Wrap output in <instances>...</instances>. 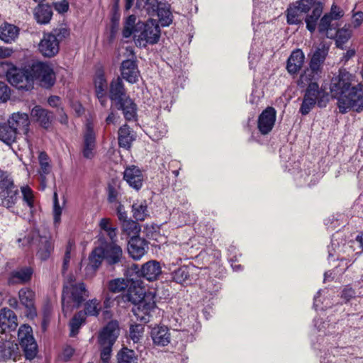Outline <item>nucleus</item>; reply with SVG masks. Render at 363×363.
I'll return each instance as SVG.
<instances>
[{
	"label": "nucleus",
	"mask_w": 363,
	"mask_h": 363,
	"mask_svg": "<svg viewBox=\"0 0 363 363\" xmlns=\"http://www.w3.org/2000/svg\"><path fill=\"white\" fill-rule=\"evenodd\" d=\"M18 187L0 191V206L7 209L13 208L18 200Z\"/></svg>",
	"instance_id": "obj_32"
},
{
	"label": "nucleus",
	"mask_w": 363,
	"mask_h": 363,
	"mask_svg": "<svg viewBox=\"0 0 363 363\" xmlns=\"http://www.w3.org/2000/svg\"><path fill=\"white\" fill-rule=\"evenodd\" d=\"M123 179L130 187L137 191L140 190L143 185V172L135 165H130L125 168L123 172Z\"/></svg>",
	"instance_id": "obj_19"
},
{
	"label": "nucleus",
	"mask_w": 363,
	"mask_h": 363,
	"mask_svg": "<svg viewBox=\"0 0 363 363\" xmlns=\"http://www.w3.org/2000/svg\"><path fill=\"white\" fill-rule=\"evenodd\" d=\"M10 98V89L2 82H0V101H6Z\"/></svg>",
	"instance_id": "obj_60"
},
{
	"label": "nucleus",
	"mask_w": 363,
	"mask_h": 363,
	"mask_svg": "<svg viewBox=\"0 0 363 363\" xmlns=\"http://www.w3.org/2000/svg\"><path fill=\"white\" fill-rule=\"evenodd\" d=\"M330 44L322 41L313 51L309 64L315 67L323 72L325 60L328 55Z\"/></svg>",
	"instance_id": "obj_22"
},
{
	"label": "nucleus",
	"mask_w": 363,
	"mask_h": 363,
	"mask_svg": "<svg viewBox=\"0 0 363 363\" xmlns=\"http://www.w3.org/2000/svg\"><path fill=\"white\" fill-rule=\"evenodd\" d=\"M316 104L317 103H315V101L303 96V99L299 110L300 113L304 116L308 114Z\"/></svg>",
	"instance_id": "obj_56"
},
{
	"label": "nucleus",
	"mask_w": 363,
	"mask_h": 363,
	"mask_svg": "<svg viewBox=\"0 0 363 363\" xmlns=\"http://www.w3.org/2000/svg\"><path fill=\"white\" fill-rule=\"evenodd\" d=\"M35 297V292L29 288H23L18 291L20 303L26 308L25 315L29 319L37 316Z\"/></svg>",
	"instance_id": "obj_13"
},
{
	"label": "nucleus",
	"mask_w": 363,
	"mask_h": 363,
	"mask_svg": "<svg viewBox=\"0 0 363 363\" xmlns=\"http://www.w3.org/2000/svg\"><path fill=\"white\" fill-rule=\"evenodd\" d=\"M130 338L134 343H138L142 339L144 333V325L143 323L132 325L130 327Z\"/></svg>",
	"instance_id": "obj_54"
},
{
	"label": "nucleus",
	"mask_w": 363,
	"mask_h": 363,
	"mask_svg": "<svg viewBox=\"0 0 363 363\" xmlns=\"http://www.w3.org/2000/svg\"><path fill=\"white\" fill-rule=\"evenodd\" d=\"M128 287L127 281L124 279H114L108 281V289L111 292L119 293L125 291Z\"/></svg>",
	"instance_id": "obj_52"
},
{
	"label": "nucleus",
	"mask_w": 363,
	"mask_h": 363,
	"mask_svg": "<svg viewBox=\"0 0 363 363\" xmlns=\"http://www.w3.org/2000/svg\"><path fill=\"white\" fill-rule=\"evenodd\" d=\"M118 110L123 112V116L127 121H133L137 115V105L129 96L113 104Z\"/></svg>",
	"instance_id": "obj_23"
},
{
	"label": "nucleus",
	"mask_w": 363,
	"mask_h": 363,
	"mask_svg": "<svg viewBox=\"0 0 363 363\" xmlns=\"http://www.w3.org/2000/svg\"><path fill=\"white\" fill-rule=\"evenodd\" d=\"M26 238L28 244L37 246L36 256L38 259L46 261L50 258L54 250V243L49 233L33 230Z\"/></svg>",
	"instance_id": "obj_7"
},
{
	"label": "nucleus",
	"mask_w": 363,
	"mask_h": 363,
	"mask_svg": "<svg viewBox=\"0 0 363 363\" xmlns=\"http://www.w3.org/2000/svg\"><path fill=\"white\" fill-rule=\"evenodd\" d=\"M128 96L122 79L120 77L113 79L110 84L108 93L113 105Z\"/></svg>",
	"instance_id": "obj_25"
},
{
	"label": "nucleus",
	"mask_w": 363,
	"mask_h": 363,
	"mask_svg": "<svg viewBox=\"0 0 363 363\" xmlns=\"http://www.w3.org/2000/svg\"><path fill=\"white\" fill-rule=\"evenodd\" d=\"M34 16L38 23H48L52 16L51 6L48 4H39L35 9Z\"/></svg>",
	"instance_id": "obj_39"
},
{
	"label": "nucleus",
	"mask_w": 363,
	"mask_h": 363,
	"mask_svg": "<svg viewBox=\"0 0 363 363\" xmlns=\"http://www.w3.org/2000/svg\"><path fill=\"white\" fill-rule=\"evenodd\" d=\"M352 75L345 69H340L338 75L331 80V96L337 99L339 111L342 113L355 108L357 102L362 98L363 84L359 83L352 86Z\"/></svg>",
	"instance_id": "obj_1"
},
{
	"label": "nucleus",
	"mask_w": 363,
	"mask_h": 363,
	"mask_svg": "<svg viewBox=\"0 0 363 363\" xmlns=\"http://www.w3.org/2000/svg\"><path fill=\"white\" fill-rule=\"evenodd\" d=\"M333 38L335 37V43L337 48H343V45L348 41L351 37V31L346 28L334 30Z\"/></svg>",
	"instance_id": "obj_48"
},
{
	"label": "nucleus",
	"mask_w": 363,
	"mask_h": 363,
	"mask_svg": "<svg viewBox=\"0 0 363 363\" xmlns=\"http://www.w3.org/2000/svg\"><path fill=\"white\" fill-rule=\"evenodd\" d=\"M18 340L26 359L28 360L35 359L38 352V347L33 335V329L30 325L23 324L19 328Z\"/></svg>",
	"instance_id": "obj_8"
},
{
	"label": "nucleus",
	"mask_w": 363,
	"mask_h": 363,
	"mask_svg": "<svg viewBox=\"0 0 363 363\" xmlns=\"http://www.w3.org/2000/svg\"><path fill=\"white\" fill-rule=\"evenodd\" d=\"M23 201L26 203L32 211L34 208V194L33 190L28 186H23L21 187Z\"/></svg>",
	"instance_id": "obj_53"
},
{
	"label": "nucleus",
	"mask_w": 363,
	"mask_h": 363,
	"mask_svg": "<svg viewBox=\"0 0 363 363\" xmlns=\"http://www.w3.org/2000/svg\"><path fill=\"white\" fill-rule=\"evenodd\" d=\"M18 133L16 128L9 122L0 124V140L8 145H11L16 140Z\"/></svg>",
	"instance_id": "obj_35"
},
{
	"label": "nucleus",
	"mask_w": 363,
	"mask_h": 363,
	"mask_svg": "<svg viewBox=\"0 0 363 363\" xmlns=\"http://www.w3.org/2000/svg\"><path fill=\"white\" fill-rule=\"evenodd\" d=\"M96 134L92 125L89 123L86 125V129L83 135V144L82 153L84 158L91 160L95 156Z\"/></svg>",
	"instance_id": "obj_15"
},
{
	"label": "nucleus",
	"mask_w": 363,
	"mask_h": 363,
	"mask_svg": "<svg viewBox=\"0 0 363 363\" xmlns=\"http://www.w3.org/2000/svg\"><path fill=\"white\" fill-rule=\"evenodd\" d=\"M145 240L140 238H132L128 242V250L131 257L140 259L146 252Z\"/></svg>",
	"instance_id": "obj_33"
},
{
	"label": "nucleus",
	"mask_w": 363,
	"mask_h": 363,
	"mask_svg": "<svg viewBox=\"0 0 363 363\" xmlns=\"http://www.w3.org/2000/svg\"><path fill=\"white\" fill-rule=\"evenodd\" d=\"M277 117L276 110L271 106L266 108L259 116L257 128L262 135H267L272 130Z\"/></svg>",
	"instance_id": "obj_16"
},
{
	"label": "nucleus",
	"mask_w": 363,
	"mask_h": 363,
	"mask_svg": "<svg viewBox=\"0 0 363 363\" xmlns=\"http://www.w3.org/2000/svg\"><path fill=\"white\" fill-rule=\"evenodd\" d=\"M33 273L32 268L22 267L11 273L9 282L12 284L26 283L30 280Z\"/></svg>",
	"instance_id": "obj_36"
},
{
	"label": "nucleus",
	"mask_w": 363,
	"mask_h": 363,
	"mask_svg": "<svg viewBox=\"0 0 363 363\" xmlns=\"http://www.w3.org/2000/svg\"><path fill=\"white\" fill-rule=\"evenodd\" d=\"M116 211L120 221L123 222L124 220H128L127 213L124 209V206L121 203H119L118 206Z\"/></svg>",
	"instance_id": "obj_64"
},
{
	"label": "nucleus",
	"mask_w": 363,
	"mask_h": 363,
	"mask_svg": "<svg viewBox=\"0 0 363 363\" xmlns=\"http://www.w3.org/2000/svg\"><path fill=\"white\" fill-rule=\"evenodd\" d=\"M155 307L154 296L149 294L145 296L143 301L134 305L132 312L136 320L144 324L150 321L151 313L155 309Z\"/></svg>",
	"instance_id": "obj_11"
},
{
	"label": "nucleus",
	"mask_w": 363,
	"mask_h": 363,
	"mask_svg": "<svg viewBox=\"0 0 363 363\" xmlns=\"http://www.w3.org/2000/svg\"><path fill=\"white\" fill-rule=\"evenodd\" d=\"M310 4H303L302 1H296L286 10V21L289 25H298L302 23L304 14L310 11Z\"/></svg>",
	"instance_id": "obj_14"
},
{
	"label": "nucleus",
	"mask_w": 363,
	"mask_h": 363,
	"mask_svg": "<svg viewBox=\"0 0 363 363\" xmlns=\"http://www.w3.org/2000/svg\"><path fill=\"white\" fill-rule=\"evenodd\" d=\"M313 6V9L311 14L308 15L305 18L306 28L311 33H313L315 30L318 20L322 15L323 9V4L320 2H318Z\"/></svg>",
	"instance_id": "obj_37"
},
{
	"label": "nucleus",
	"mask_w": 363,
	"mask_h": 363,
	"mask_svg": "<svg viewBox=\"0 0 363 363\" xmlns=\"http://www.w3.org/2000/svg\"><path fill=\"white\" fill-rule=\"evenodd\" d=\"M89 296V292L84 282L70 281L64 284L62 294V308L65 316L74 308H79Z\"/></svg>",
	"instance_id": "obj_3"
},
{
	"label": "nucleus",
	"mask_w": 363,
	"mask_h": 363,
	"mask_svg": "<svg viewBox=\"0 0 363 363\" xmlns=\"http://www.w3.org/2000/svg\"><path fill=\"white\" fill-rule=\"evenodd\" d=\"M333 17L331 14H325L320 20L318 29V32L322 34H325L328 38H333V32L335 30L336 26L332 23Z\"/></svg>",
	"instance_id": "obj_40"
},
{
	"label": "nucleus",
	"mask_w": 363,
	"mask_h": 363,
	"mask_svg": "<svg viewBox=\"0 0 363 363\" xmlns=\"http://www.w3.org/2000/svg\"><path fill=\"white\" fill-rule=\"evenodd\" d=\"M121 74L123 79L130 84H135L138 81L140 71L135 59L123 60L120 67Z\"/></svg>",
	"instance_id": "obj_18"
},
{
	"label": "nucleus",
	"mask_w": 363,
	"mask_h": 363,
	"mask_svg": "<svg viewBox=\"0 0 363 363\" xmlns=\"http://www.w3.org/2000/svg\"><path fill=\"white\" fill-rule=\"evenodd\" d=\"M18 326L17 316L9 308H4L0 311V328L6 333L14 331Z\"/></svg>",
	"instance_id": "obj_21"
},
{
	"label": "nucleus",
	"mask_w": 363,
	"mask_h": 363,
	"mask_svg": "<svg viewBox=\"0 0 363 363\" xmlns=\"http://www.w3.org/2000/svg\"><path fill=\"white\" fill-rule=\"evenodd\" d=\"M10 125L16 128V131L18 133L22 130L25 135H27L29 130L30 120L28 115L25 113H13L8 119Z\"/></svg>",
	"instance_id": "obj_27"
},
{
	"label": "nucleus",
	"mask_w": 363,
	"mask_h": 363,
	"mask_svg": "<svg viewBox=\"0 0 363 363\" xmlns=\"http://www.w3.org/2000/svg\"><path fill=\"white\" fill-rule=\"evenodd\" d=\"M118 135L119 146L126 150L130 149L133 141L135 138L133 130L125 124L119 128Z\"/></svg>",
	"instance_id": "obj_34"
},
{
	"label": "nucleus",
	"mask_w": 363,
	"mask_h": 363,
	"mask_svg": "<svg viewBox=\"0 0 363 363\" xmlns=\"http://www.w3.org/2000/svg\"><path fill=\"white\" fill-rule=\"evenodd\" d=\"M342 298L346 301H349L350 299L356 296L355 291L350 286H346L342 291Z\"/></svg>",
	"instance_id": "obj_62"
},
{
	"label": "nucleus",
	"mask_w": 363,
	"mask_h": 363,
	"mask_svg": "<svg viewBox=\"0 0 363 363\" xmlns=\"http://www.w3.org/2000/svg\"><path fill=\"white\" fill-rule=\"evenodd\" d=\"M101 301L97 298H92L84 302V311H82L84 317L99 315L101 311Z\"/></svg>",
	"instance_id": "obj_44"
},
{
	"label": "nucleus",
	"mask_w": 363,
	"mask_h": 363,
	"mask_svg": "<svg viewBox=\"0 0 363 363\" xmlns=\"http://www.w3.org/2000/svg\"><path fill=\"white\" fill-rule=\"evenodd\" d=\"M38 159H39V162H40V172H43L45 174H49L50 172V169H51V167L49 164L48 157L47 154L44 152H41L39 154Z\"/></svg>",
	"instance_id": "obj_55"
},
{
	"label": "nucleus",
	"mask_w": 363,
	"mask_h": 363,
	"mask_svg": "<svg viewBox=\"0 0 363 363\" xmlns=\"http://www.w3.org/2000/svg\"><path fill=\"white\" fill-rule=\"evenodd\" d=\"M117 359L118 363H138L135 352L126 347L118 352Z\"/></svg>",
	"instance_id": "obj_46"
},
{
	"label": "nucleus",
	"mask_w": 363,
	"mask_h": 363,
	"mask_svg": "<svg viewBox=\"0 0 363 363\" xmlns=\"http://www.w3.org/2000/svg\"><path fill=\"white\" fill-rule=\"evenodd\" d=\"M31 116L33 120L39 123L45 128H48L50 126L53 119V113L52 112L39 106H36L32 109Z\"/></svg>",
	"instance_id": "obj_31"
},
{
	"label": "nucleus",
	"mask_w": 363,
	"mask_h": 363,
	"mask_svg": "<svg viewBox=\"0 0 363 363\" xmlns=\"http://www.w3.org/2000/svg\"><path fill=\"white\" fill-rule=\"evenodd\" d=\"M150 336L155 345L164 347L170 342V333L167 327L157 325L152 328Z\"/></svg>",
	"instance_id": "obj_26"
},
{
	"label": "nucleus",
	"mask_w": 363,
	"mask_h": 363,
	"mask_svg": "<svg viewBox=\"0 0 363 363\" xmlns=\"http://www.w3.org/2000/svg\"><path fill=\"white\" fill-rule=\"evenodd\" d=\"M30 67L18 68L12 67L6 72L8 82L19 90L29 91L33 88Z\"/></svg>",
	"instance_id": "obj_9"
},
{
	"label": "nucleus",
	"mask_w": 363,
	"mask_h": 363,
	"mask_svg": "<svg viewBox=\"0 0 363 363\" xmlns=\"http://www.w3.org/2000/svg\"><path fill=\"white\" fill-rule=\"evenodd\" d=\"M162 26H169L172 23V14L170 5L167 2L160 1V6L156 13Z\"/></svg>",
	"instance_id": "obj_41"
},
{
	"label": "nucleus",
	"mask_w": 363,
	"mask_h": 363,
	"mask_svg": "<svg viewBox=\"0 0 363 363\" xmlns=\"http://www.w3.org/2000/svg\"><path fill=\"white\" fill-rule=\"evenodd\" d=\"M160 6L158 0H137L136 7L144 10L148 15L155 16Z\"/></svg>",
	"instance_id": "obj_43"
},
{
	"label": "nucleus",
	"mask_w": 363,
	"mask_h": 363,
	"mask_svg": "<svg viewBox=\"0 0 363 363\" xmlns=\"http://www.w3.org/2000/svg\"><path fill=\"white\" fill-rule=\"evenodd\" d=\"M148 294H145L142 288H129L127 293L122 296V299L126 302H131L134 305L143 301L145 296Z\"/></svg>",
	"instance_id": "obj_42"
},
{
	"label": "nucleus",
	"mask_w": 363,
	"mask_h": 363,
	"mask_svg": "<svg viewBox=\"0 0 363 363\" xmlns=\"http://www.w3.org/2000/svg\"><path fill=\"white\" fill-rule=\"evenodd\" d=\"M53 216H54V222L55 223H58L60 221V216L62 214V208L60 206L57 194V192H54L53 195Z\"/></svg>",
	"instance_id": "obj_58"
},
{
	"label": "nucleus",
	"mask_w": 363,
	"mask_h": 363,
	"mask_svg": "<svg viewBox=\"0 0 363 363\" xmlns=\"http://www.w3.org/2000/svg\"><path fill=\"white\" fill-rule=\"evenodd\" d=\"M116 242H108L101 238V243L94 248L89 256V264L92 269H97L102 262L112 269L123 265L125 259L123 252Z\"/></svg>",
	"instance_id": "obj_2"
},
{
	"label": "nucleus",
	"mask_w": 363,
	"mask_h": 363,
	"mask_svg": "<svg viewBox=\"0 0 363 363\" xmlns=\"http://www.w3.org/2000/svg\"><path fill=\"white\" fill-rule=\"evenodd\" d=\"M160 28L154 20L146 23L138 22L135 30L134 41L137 46L145 48L147 44L154 45L159 41Z\"/></svg>",
	"instance_id": "obj_5"
},
{
	"label": "nucleus",
	"mask_w": 363,
	"mask_h": 363,
	"mask_svg": "<svg viewBox=\"0 0 363 363\" xmlns=\"http://www.w3.org/2000/svg\"><path fill=\"white\" fill-rule=\"evenodd\" d=\"M55 9L60 13H64L69 9V2L67 0H62L53 4Z\"/></svg>",
	"instance_id": "obj_61"
},
{
	"label": "nucleus",
	"mask_w": 363,
	"mask_h": 363,
	"mask_svg": "<svg viewBox=\"0 0 363 363\" xmlns=\"http://www.w3.org/2000/svg\"><path fill=\"white\" fill-rule=\"evenodd\" d=\"M18 34V28L13 24L4 23L0 27V39L6 43L13 42Z\"/></svg>",
	"instance_id": "obj_38"
},
{
	"label": "nucleus",
	"mask_w": 363,
	"mask_h": 363,
	"mask_svg": "<svg viewBox=\"0 0 363 363\" xmlns=\"http://www.w3.org/2000/svg\"><path fill=\"white\" fill-rule=\"evenodd\" d=\"M122 229L131 238H138L137 235L140 230V226L136 222L128 219L122 222Z\"/></svg>",
	"instance_id": "obj_49"
},
{
	"label": "nucleus",
	"mask_w": 363,
	"mask_h": 363,
	"mask_svg": "<svg viewBox=\"0 0 363 363\" xmlns=\"http://www.w3.org/2000/svg\"><path fill=\"white\" fill-rule=\"evenodd\" d=\"M19 354L18 345L10 340L0 341V359L8 361L15 360Z\"/></svg>",
	"instance_id": "obj_24"
},
{
	"label": "nucleus",
	"mask_w": 363,
	"mask_h": 363,
	"mask_svg": "<svg viewBox=\"0 0 363 363\" xmlns=\"http://www.w3.org/2000/svg\"><path fill=\"white\" fill-rule=\"evenodd\" d=\"M135 21L136 16L135 15H130L128 17L123 29V36L124 38H129L132 34L135 36V30L137 24Z\"/></svg>",
	"instance_id": "obj_51"
},
{
	"label": "nucleus",
	"mask_w": 363,
	"mask_h": 363,
	"mask_svg": "<svg viewBox=\"0 0 363 363\" xmlns=\"http://www.w3.org/2000/svg\"><path fill=\"white\" fill-rule=\"evenodd\" d=\"M107 192H108V198L107 199H108V202L109 203L116 202L117 199H118V194H119L118 189L115 186L109 184L108 186Z\"/></svg>",
	"instance_id": "obj_59"
},
{
	"label": "nucleus",
	"mask_w": 363,
	"mask_h": 363,
	"mask_svg": "<svg viewBox=\"0 0 363 363\" xmlns=\"http://www.w3.org/2000/svg\"><path fill=\"white\" fill-rule=\"evenodd\" d=\"M74 349L69 345H66L62 350L61 354V358L65 362H68L71 359L74 353Z\"/></svg>",
	"instance_id": "obj_63"
},
{
	"label": "nucleus",
	"mask_w": 363,
	"mask_h": 363,
	"mask_svg": "<svg viewBox=\"0 0 363 363\" xmlns=\"http://www.w3.org/2000/svg\"><path fill=\"white\" fill-rule=\"evenodd\" d=\"M305 55L301 50H294L287 60L286 69L290 74H296L302 67Z\"/></svg>",
	"instance_id": "obj_30"
},
{
	"label": "nucleus",
	"mask_w": 363,
	"mask_h": 363,
	"mask_svg": "<svg viewBox=\"0 0 363 363\" xmlns=\"http://www.w3.org/2000/svg\"><path fill=\"white\" fill-rule=\"evenodd\" d=\"M100 229L98 235V242L101 243V238L108 242L117 241L118 228L109 218H102L99 223Z\"/></svg>",
	"instance_id": "obj_17"
},
{
	"label": "nucleus",
	"mask_w": 363,
	"mask_h": 363,
	"mask_svg": "<svg viewBox=\"0 0 363 363\" xmlns=\"http://www.w3.org/2000/svg\"><path fill=\"white\" fill-rule=\"evenodd\" d=\"M196 269L194 265H183L175 269L172 273V279L178 284H185L194 279L193 274Z\"/></svg>",
	"instance_id": "obj_29"
},
{
	"label": "nucleus",
	"mask_w": 363,
	"mask_h": 363,
	"mask_svg": "<svg viewBox=\"0 0 363 363\" xmlns=\"http://www.w3.org/2000/svg\"><path fill=\"white\" fill-rule=\"evenodd\" d=\"M120 333L118 323L111 320L100 331L98 342L101 347V359L104 362H108L111 357L112 347Z\"/></svg>",
	"instance_id": "obj_4"
},
{
	"label": "nucleus",
	"mask_w": 363,
	"mask_h": 363,
	"mask_svg": "<svg viewBox=\"0 0 363 363\" xmlns=\"http://www.w3.org/2000/svg\"><path fill=\"white\" fill-rule=\"evenodd\" d=\"M304 96L315 101L320 108L325 107L329 101L328 94L319 89L318 83H311L308 86Z\"/></svg>",
	"instance_id": "obj_20"
},
{
	"label": "nucleus",
	"mask_w": 363,
	"mask_h": 363,
	"mask_svg": "<svg viewBox=\"0 0 363 363\" xmlns=\"http://www.w3.org/2000/svg\"><path fill=\"white\" fill-rule=\"evenodd\" d=\"M69 31L65 28L54 29L44 33L38 45L39 52L46 57L55 56L60 50V42L68 37Z\"/></svg>",
	"instance_id": "obj_6"
},
{
	"label": "nucleus",
	"mask_w": 363,
	"mask_h": 363,
	"mask_svg": "<svg viewBox=\"0 0 363 363\" xmlns=\"http://www.w3.org/2000/svg\"><path fill=\"white\" fill-rule=\"evenodd\" d=\"M30 73L33 79H38L40 85L45 88H50L55 82V74L52 68L47 63L36 62L30 67Z\"/></svg>",
	"instance_id": "obj_10"
},
{
	"label": "nucleus",
	"mask_w": 363,
	"mask_h": 363,
	"mask_svg": "<svg viewBox=\"0 0 363 363\" xmlns=\"http://www.w3.org/2000/svg\"><path fill=\"white\" fill-rule=\"evenodd\" d=\"M17 186L14 184V180L11 174L7 171L0 169V189L9 190L14 189Z\"/></svg>",
	"instance_id": "obj_47"
},
{
	"label": "nucleus",
	"mask_w": 363,
	"mask_h": 363,
	"mask_svg": "<svg viewBox=\"0 0 363 363\" xmlns=\"http://www.w3.org/2000/svg\"><path fill=\"white\" fill-rule=\"evenodd\" d=\"M133 217L137 220H144L147 216V206L144 201L140 203H133L132 206Z\"/></svg>",
	"instance_id": "obj_50"
},
{
	"label": "nucleus",
	"mask_w": 363,
	"mask_h": 363,
	"mask_svg": "<svg viewBox=\"0 0 363 363\" xmlns=\"http://www.w3.org/2000/svg\"><path fill=\"white\" fill-rule=\"evenodd\" d=\"M95 88L96 96L106 94L107 84L104 77L101 75L95 81Z\"/></svg>",
	"instance_id": "obj_57"
},
{
	"label": "nucleus",
	"mask_w": 363,
	"mask_h": 363,
	"mask_svg": "<svg viewBox=\"0 0 363 363\" xmlns=\"http://www.w3.org/2000/svg\"><path fill=\"white\" fill-rule=\"evenodd\" d=\"M86 317L82 311L77 312L69 321L70 337H75L81 328L85 323Z\"/></svg>",
	"instance_id": "obj_45"
},
{
	"label": "nucleus",
	"mask_w": 363,
	"mask_h": 363,
	"mask_svg": "<svg viewBox=\"0 0 363 363\" xmlns=\"http://www.w3.org/2000/svg\"><path fill=\"white\" fill-rule=\"evenodd\" d=\"M322 71L312 65L304 69L298 81V85L301 87L309 86L311 83H317L316 81L320 77Z\"/></svg>",
	"instance_id": "obj_28"
},
{
	"label": "nucleus",
	"mask_w": 363,
	"mask_h": 363,
	"mask_svg": "<svg viewBox=\"0 0 363 363\" xmlns=\"http://www.w3.org/2000/svg\"><path fill=\"white\" fill-rule=\"evenodd\" d=\"M134 269L138 277L143 278L148 281L157 280L162 274L161 264L157 260H150L140 267L135 265Z\"/></svg>",
	"instance_id": "obj_12"
}]
</instances>
